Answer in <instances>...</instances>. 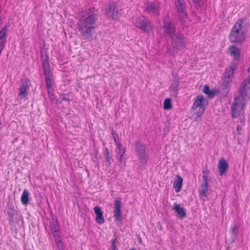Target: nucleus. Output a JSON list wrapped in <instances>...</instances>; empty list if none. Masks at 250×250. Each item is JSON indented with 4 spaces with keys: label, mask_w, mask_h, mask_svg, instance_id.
<instances>
[{
    "label": "nucleus",
    "mask_w": 250,
    "mask_h": 250,
    "mask_svg": "<svg viewBox=\"0 0 250 250\" xmlns=\"http://www.w3.org/2000/svg\"><path fill=\"white\" fill-rule=\"evenodd\" d=\"M42 65L45 76V84L50 85L52 83L53 72L50 69L49 58L47 55L42 56Z\"/></svg>",
    "instance_id": "nucleus-6"
},
{
    "label": "nucleus",
    "mask_w": 250,
    "mask_h": 250,
    "mask_svg": "<svg viewBox=\"0 0 250 250\" xmlns=\"http://www.w3.org/2000/svg\"><path fill=\"white\" fill-rule=\"evenodd\" d=\"M121 199L117 198L115 200L114 207V217H115V221L119 222L121 221Z\"/></svg>",
    "instance_id": "nucleus-15"
},
{
    "label": "nucleus",
    "mask_w": 250,
    "mask_h": 250,
    "mask_svg": "<svg viewBox=\"0 0 250 250\" xmlns=\"http://www.w3.org/2000/svg\"><path fill=\"white\" fill-rule=\"evenodd\" d=\"M183 178L179 175L176 176V179L173 182V187L176 192H179L182 188Z\"/></svg>",
    "instance_id": "nucleus-21"
},
{
    "label": "nucleus",
    "mask_w": 250,
    "mask_h": 250,
    "mask_svg": "<svg viewBox=\"0 0 250 250\" xmlns=\"http://www.w3.org/2000/svg\"><path fill=\"white\" fill-rule=\"evenodd\" d=\"M172 46L176 49H180L185 47L187 41L184 35L179 32H177L170 38Z\"/></svg>",
    "instance_id": "nucleus-8"
},
{
    "label": "nucleus",
    "mask_w": 250,
    "mask_h": 250,
    "mask_svg": "<svg viewBox=\"0 0 250 250\" xmlns=\"http://www.w3.org/2000/svg\"><path fill=\"white\" fill-rule=\"evenodd\" d=\"M163 27L164 35L169 38L177 33L176 24L173 21H169L168 14L164 18Z\"/></svg>",
    "instance_id": "nucleus-5"
},
{
    "label": "nucleus",
    "mask_w": 250,
    "mask_h": 250,
    "mask_svg": "<svg viewBox=\"0 0 250 250\" xmlns=\"http://www.w3.org/2000/svg\"><path fill=\"white\" fill-rule=\"evenodd\" d=\"M201 186H205V187H208V176L207 174H205V172L203 171V183Z\"/></svg>",
    "instance_id": "nucleus-32"
},
{
    "label": "nucleus",
    "mask_w": 250,
    "mask_h": 250,
    "mask_svg": "<svg viewBox=\"0 0 250 250\" xmlns=\"http://www.w3.org/2000/svg\"><path fill=\"white\" fill-rule=\"evenodd\" d=\"M47 89L48 95L50 101H53L55 99V95L54 93V90L52 88V83L49 85H46Z\"/></svg>",
    "instance_id": "nucleus-27"
},
{
    "label": "nucleus",
    "mask_w": 250,
    "mask_h": 250,
    "mask_svg": "<svg viewBox=\"0 0 250 250\" xmlns=\"http://www.w3.org/2000/svg\"><path fill=\"white\" fill-rule=\"evenodd\" d=\"M120 156L119 157V160L121 162V163H122L123 160L125 159V150L122 152V153H120Z\"/></svg>",
    "instance_id": "nucleus-39"
},
{
    "label": "nucleus",
    "mask_w": 250,
    "mask_h": 250,
    "mask_svg": "<svg viewBox=\"0 0 250 250\" xmlns=\"http://www.w3.org/2000/svg\"><path fill=\"white\" fill-rule=\"evenodd\" d=\"M30 81L27 79L22 81V83L19 87V96L21 98H25L27 95V91L29 90Z\"/></svg>",
    "instance_id": "nucleus-16"
},
{
    "label": "nucleus",
    "mask_w": 250,
    "mask_h": 250,
    "mask_svg": "<svg viewBox=\"0 0 250 250\" xmlns=\"http://www.w3.org/2000/svg\"><path fill=\"white\" fill-rule=\"evenodd\" d=\"M131 250H135L134 249H131Z\"/></svg>",
    "instance_id": "nucleus-44"
},
{
    "label": "nucleus",
    "mask_w": 250,
    "mask_h": 250,
    "mask_svg": "<svg viewBox=\"0 0 250 250\" xmlns=\"http://www.w3.org/2000/svg\"><path fill=\"white\" fill-rule=\"evenodd\" d=\"M60 98L61 100L60 101L59 99H57L56 100V103H61L62 102V101H63V100L64 101H70L69 97L66 96H65L64 94H61L60 95Z\"/></svg>",
    "instance_id": "nucleus-33"
},
{
    "label": "nucleus",
    "mask_w": 250,
    "mask_h": 250,
    "mask_svg": "<svg viewBox=\"0 0 250 250\" xmlns=\"http://www.w3.org/2000/svg\"><path fill=\"white\" fill-rule=\"evenodd\" d=\"M239 226L236 224H234L231 227L230 233L231 235L232 242H235V239L237 237L239 232Z\"/></svg>",
    "instance_id": "nucleus-23"
},
{
    "label": "nucleus",
    "mask_w": 250,
    "mask_h": 250,
    "mask_svg": "<svg viewBox=\"0 0 250 250\" xmlns=\"http://www.w3.org/2000/svg\"><path fill=\"white\" fill-rule=\"evenodd\" d=\"M119 145H116L117 148L119 150V153H122V152L125 150V147H124L122 146V145L119 143Z\"/></svg>",
    "instance_id": "nucleus-36"
},
{
    "label": "nucleus",
    "mask_w": 250,
    "mask_h": 250,
    "mask_svg": "<svg viewBox=\"0 0 250 250\" xmlns=\"http://www.w3.org/2000/svg\"><path fill=\"white\" fill-rule=\"evenodd\" d=\"M229 51L230 55L233 57V60L238 62L240 58V49L235 46L232 45L229 48Z\"/></svg>",
    "instance_id": "nucleus-19"
},
{
    "label": "nucleus",
    "mask_w": 250,
    "mask_h": 250,
    "mask_svg": "<svg viewBox=\"0 0 250 250\" xmlns=\"http://www.w3.org/2000/svg\"><path fill=\"white\" fill-rule=\"evenodd\" d=\"M21 200L23 205H26L28 204L29 201V192L27 189H24L21 196Z\"/></svg>",
    "instance_id": "nucleus-25"
},
{
    "label": "nucleus",
    "mask_w": 250,
    "mask_h": 250,
    "mask_svg": "<svg viewBox=\"0 0 250 250\" xmlns=\"http://www.w3.org/2000/svg\"><path fill=\"white\" fill-rule=\"evenodd\" d=\"M216 94V90L214 89L211 91L209 90V92L207 94V95L209 98H213L215 97Z\"/></svg>",
    "instance_id": "nucleus-35"
},
{
    "label": "nucleus",
    "mask_w": 250,
    "mask_h": 250,
    "mask_svg": "<svg viewBox=\"0 0 250 250\" xmlns=\"http://www.w3.org/2000/svg\"><path fill=\"white\" fill-rule=\"evenodd\" d=\"M229 167V164L224 158L222 157L220 159L218 164V168L220 175H223L227 171Z\"/></svg>",
    "instance_id": "nucleus-18"
},
{
    "label": "nucleus",
    "mask_w": 250,
    "mask_h": 250,
    "mask_svg": "<svg viewBox=\"0 0 250 250\" xmlns=\"http://www.w3.org/2000/svg\"><path fill=\"white\" fill-rule=\"evenodd\" d=\"M50 229L54 232H58L59 231V226L56 218H52L50 222Z\"/></svg>",
    "instance_id": "nucleus-24"
},
{
    "label": "nucleus",
    "mask_w": 250,
    "mask_h": 250,
    "mask_svg": "<svg viewBox=\"0 0 250 250\" xmlns=\"http://www.w3.org/2000/svg\"><path fill=\"white\" fill-rule=\"evenodd\" d=\"M236 64L232 62L229 67L226 68L224 76L226 79H228V80H225V85L227 87L230 86V84L232 82L231 79L233 77L234 73L236 69Z\"/></svg>",
    "instance_id": "nucleus-12"
},
{
    "label": "nucleus",
    "mask_w": 250,
    "mask_h": 250,
    "mask_svg": "<svg viewBox=\"0 0 250 250\" xmlns=\"http://www.w3.org/2000/svg\"><path fill=\"white\" fill-rule=\"evenodd\" d=\"M245 99H241L239 96L236 97L231 106V112L232 118H237L240 116V113L243 108L245 103Z\"/></svg>",
    "instance_id": "nucleus-10"
},
{
    "label": "nucleus",
    "mask_w": 250,
    "mask_h": 250,
    "mask_svg": "<svg viewBox=\"0 0 250 250\" xmlns=\"http://www.w3.org/2000/svg\"><path fill=\"white\" fill-rule=\"evenodd\" d=\"M242 19H239L232 27L229 34V40L231 42L242 43L245 40V34L242 31Z\"/></svg>",
    "instance_id": "nucleus-3"
},
{
    "label": "nucleus",
    "mask_w": 250,
    "mask_h": 250,
    "mask_svg": "<svg viewBox=\"0 0 250 250\" xmlns=\"http://www.w3.org/2000/svg\"><path fill=\"white\" fill-rule=\"evenodd\" d=\"M239 97L245 99L250 95V76L241 83L239 88Z\"/></svg>",
    "instance_id": "nucleus-11"
},
{
    "label": "nucleus",
    "mask_w": 250,
    "mask_h": 250,
    "mask_svg": "<svg viewBox=\"0 0 250 250\" xmlns=\"http://www.w3.org/2000/svg\"><path fill=\"white\" fill-rule=\"evenodd\" d=\"M59 249H63V245H62H62H60V247L58 248Z\"/></svg>",
    "instance_id": "nucleus-42"
},
{
    "label": "nucleus",
    "mask_w": 250,
    "mask_h": 250,
    "mask_svg": "<svg viewBox=\"0 0 250 250\" xmlns=\"http://www.w3.org/2000/svg\"><path fill=\"white\" fill-rule=\"evenodd\" d=\"M179 83V79L176 76H174V78L172 79V82L171 84L170 87V91L174 93L175 94H177V92L178 90V85Z\"/></svg>",
    "instance_id": "nucleus-22"
},
{
    "label": "nucleus",
    "mask_w": 250,
    "mask_h": 250,
    "mask_svg": "<svg viewBox=\"0 0 250 250\" xmlns=\"http://www.w3.org/2000/svg\"><path fill=\"white\" fill-rule=\"evenodd\" d=\"M157 227L158 229L160 230H162V226L160 222H158L157 224Z\"/></svg>",
    "instance_id": "nucleus-40"
},
{
    "label": "nucleus",
    "mask_w": 250,
    "mask_h": 250,
    "mask_svg": "<svg viewBox=\"0 0 250 250\" xmlns=\"http://www.w3.org/2000/svg\"><path fill=\"white\" fill-rule=\"evenodd\" d=\"M204 99V97L202 95H198L196 97V99L194 102L193 108L194 109L199 108V111L196 113L198 117H201L205 111V108L203 103Z\"/></svg>",
    "instance_id": "nucleus-14"
},
{
    "label": "nucleus",
    "mask_w": 250,
    "mask_h": 250,
    "mask_svg": "<svg viewBox=\"0 0 250 250\" xmlns=\"http://www.w3.org/2000/svg\"><path fill=\"white\" fill-rule=\"evenodd\" d=\"M208 187L201 186L199 188V195L200 196L206 197L208 196L207 191Z\"/></svg>",
    "instance_id": "nucleus-28"
},
{
    "label": "nucleus",
    "mask_w": 250,
    "mask_h": 250,
    "mask_svg": "<svg viewBox=\"0 0 250 250\" xmlns=\"http://www.w3.org/2000/svg\"><path fill=\"white\" fill-rule=\"evenodd\" d=\"M94 210L96 214V221L97 222L100 224H103L104 222V219L101 208L97 206L94 208Z\"/></svg>",
    "instance_id": "nucleus-20"
},
{
    "label": "nucleus",
    "mask_w": 250,
    "mask_h": 250,
    "mask_svg": "<svg viewBox=\"0 0 250 250\" xmlns=\"http://www.w3.org/2000/svg\"><path fill=\"white\" fill-rule=\"evenodd\" d=\"M240 128H241V127H240L239 125H238V126H237V130H238V131H239V130L240 129Z\"/></svg>",
    "instance_id": "nucleus-43"
},
{
    "label": "nucleus",
    "mask_w": 250,
    "mask_h": 250,
    "mask_svg": "<svg viewBox=\"0 0 250 250\" xmlns=\"http://www.w3.org/2000/svg\"><path fill=\"white\" fill-rule=\"evenodd\" d=\"M175 7L177 11L178 21L181 23H184L188 17L186 10L187 5L184 0H175Z\"/></svg>",
    "instance_id": "nucleus-4"
},
{
    "label": "nucleus",
    "mask_w": 250,
    "mask_h": 250,
    "mask_svg": "<svg viewBox=\"0 0 250 250\" xmlns=\"http://www.w3.org/2000/svg\"><path fill=\"white\" fill-rule=\"evenodd\" d=\"M79 16L80 19L77 23V29L84 40L91 42L99 18L98 11L94 7L87 8L82 10Z\"/></svg>",
    "instance_id": "nucleus-1"
},
{
    "label": "nucleus",
    "mask_w": 250,
    "mask_h": 250,
    "mask_svg": "<svg viewBox=\"0 0 250 250\" xmlns=\"http://www.w3.org/2000/svg\"><path fill=\"white\" fill-rule=\"evenodd\" d=\"M105 15L108 18L115 19L118 18L119 13L115 3L109 2L107 4Z\"/></svg>",
    "instance_id": "nucleus-13"
},
{
    "label": "nucleus",
    "mask_w": 250,
    "mask_h": 250,
    "mask_svg": "<svg viewBox=\"0 0 250 250\" xmlns=\"http://www.w3.org/2000/svg\"><path fill=\"white\" fill-rule=\"evenodd\" d=\"M134 147L135 154L139 161L138 167L140 169H142L146 167L149 161V150L146 146L140 140L135 141Z\"/></svg>",
    "instance_id": "nucleus-2"
},
{
    "label": "nucleus",
    "mask_w": 250,
    "mask_h": 250,
    "mask_svg": "<svg viewBox=\"0 0 250 250\" xmlns=\"http://www.w3.org/2000/svg\"><path fill=\"white\" fill-rule=\"evenodd\" d=\"M209 87L208 85H205L203 89V92L207 94L209 92Z\"/></svg>",
    "instance_id": "nucleus-37"
},
{
    "label": "nucleus",
    "mask_w": 250,
    "mask_h": 250,
    "mask_svg": "<svg viewBox=\"0 0 250 250\" xmlns=\"http://www.w3.org/2000/svg\"><path fill=\"white\" fill-rule=\"evenodd\" d=\"M54 237L55 238L56 243L57 245V247L58 248H59L60 245H62V241L61 238L60 236L57 234H54Z\"/></svg>",
    "instance_id": "nucleus-34"
},
{
    "label": "nucleus",
    "mask_w": 250,
    "mask_h": 250,
    "mask_svg": "<svg viewBox=\"0 0 250 250\" xmlns=\"http://www.w3.org/2000/svg\"><path fill=\"white\" fill-rule=\"evenodd\" d=\"M116 239H112L111 240L112 247V250H117V248L116 246Z\"/></svg>",
    "instance_id": "nucleus-38"
},
{
    "label": "nucleus",
    "mask_w": 250,
    "mask_h": 250,
    "mask_svg": "<svg viewBox=\"0 0 250 250\" xmlns=\"http://www.w3.org/2000/svg\"><path fill=\"white\" fill-rule=\"evenodd\" d=\"M172 108L171 99H166L164 102V108L166 110L170 109Z\"/></svg>",
    "instance_id": "nucleus-29"
},
{
    "label": "nucleus",
    "mask_w": 250,
    "mask_h": 250,
    "mask_svg": "<svg viewBox=\"0 0 250 250\" xmlns=\"http://www.w3.org/2000/svg\"><path fill=\"white\" fill-rule=\"evenodd\" d=\"M172 209L174 210L176 216L179 218L182 219L187 216L186 209L176 203L174 204Z\"/></svg>",
    "instance_id": "nucleus-17"
},
{
    "label": "nucleus",
    "mask_w": 250,
    "mask_h": 250,
    "mask_svg": "<svg viewBox=\"0 0 250 250\" xmlns=\"http://www.w3.org/2000/svg\"><path fill=\"white\" fill-rule=\"evenodd\" d=\"M134 25L145 32L148 33L153 28L152 22L146 20L145 17H137L134 21Z\"/></svg>",
    "instance_id": "nucleus-7"
},
{
    "label": "nucleus",
    "mask_w": 250,
    "mask_h": 250,
    "mask_svg": "<svg viewBox=\"0 0 250 250\" xmlns=\"http://www.w3.org/2000/svg\"><path fill=\"white\" fill-rule=\"evenodd\" d=\"M111 135L113 139H114V141L116 145H119V137L118 134L116 132L115 130H114L113 129L111 131Z\"/></svg>",
    "instance_id": "nucleus-31"
},
{
    "label": "nucleus",
    "mask_w": 250,
    "mask_h": 250,
    "mask_svg": "<svg viewBox=\"0 0 250 250\" xmlns=\"http://www.w3.org/2000/svg\"><path fill=\"white\" fill-rule=\"evenodd\" d=\"M7 214L9 216V222L10 223H13L14 220V217L15 214V210L11 206H8L7 208Z\"/></svg>",
    "instance_id": "nucleus-26"
},
{
    "label": "nucleus",
    "mask_w": 250,
    "mask_h": 250,
    "mask_svg": "<svg viewBox=\"0 0 250 250\" xmlns=\"http://www.w3.org/2000/svg\"><path fill=\"white\" fill-rule=\"evenodd\" d=\"M192 2L197 5H200L201 0H191Z\"/></svg>",
    "instance_id": "nucleus-41"
},
{
    "label": "nucleus",
    "mask_w": 250,
    "mask_h": 250,
    "mask_svg": "<svg viewBox=\"0 0 250 250\" xmlns=\"http://www.w3.org/2000/svg\"><path fill=\"white\" fill-rule=\"evenodd\" d=\"M160 4L158 2H150L146 3L144 7L145 13L151 16L158 17L160 14Z\"/></svg>",
    "instance_id": "nucleus-9"
},
{
    "label": "nucleus",
    "mask_w": 250,
    "mask_h": 250,
    "mask_svg": "<svg viewBox=\"0 0 250 250\" xmlns=\"http://www.w3.org/2000/svg\"><path fill=\"white\" fill-rule=\"evenodd\" d=\"M104 156L105 157L106 162L108 164V166H110L112 163L111 157L109 156V151L108 148H106L104 152Z\"/></svg>",
    "instance_id": "nucleus-30"
}]
</instances>
